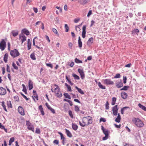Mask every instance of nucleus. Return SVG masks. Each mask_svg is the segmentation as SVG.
Instances as JSON below:
<instances>
[{"instance_id":"39","label":"nucleus","mask_w":146,"mask_h":146,"mask_svg":"<svg viewBox=\"0 0 146 146\" xmlns=\"http://www.w3.org/2000/svg\"><path fill=\"white\" fill-rule=\"evenodd\" d=\"M31 58L33 60H35L36 59L35 55L34 53H33L31 54L30 55Z\"/></svg>"},{"instance_id":"40","label":"nucleus","mask_w":146,"mask_h":146,"mask_svg":"<svg viewBox=\"0 0 146 146\" xmlns=\"http://www.w3.org/2000/svg\"><path fill=\"white\" fill-rule=\"evenodd\" d=\"M74 61L76 63H82V60L78 59L77 58H75L74 60Z\"/></svg>"},{"instance_id":"13","label":"nucleus","mask_w":146,"mask_h":146,"mask_svg":"<svg viewBox=\"0 0 146 146\" xmlns=\"http://www.w3.org/2000/svg\"><path fill=\"white\" fill-rule=\"evenodd\" d=\"M33 96H32V97L33 100H34L35 102H36L35 99L34 98H35L37 100H38V95L36 93V91L35 90H33Z\"/></svg>"},{"instance_id":"10","label":"nucleus","mask_w":146,"mask_h":146,"mask_svg":"<svg viewBox=\"0 0 146 146\" xmlns=\"http://www.w3.org/2000/svg\"><path fill=\"white\" fill-rule=\"evenodd\" d=\"M18 112L21 115H25L23 108L21 106H20L18 107Z\"/></svg>"},{"instance_id":"29","label":"nucleus","mask_w":146,"mask_h":146,"mask_svg":"<svg viewBox=\"0 0 146 146\" xmlns=\"http://www.w3.org/2000/svg\"><path fill=\"white\" fill-rule=\"evenodd\" d=\"M75 88L77 89L78 92L81 94H84V92L82 90L81 88H79L78 87L76 86L75 87Z\"/></svg>"},{"instance_id":"5","label":"nucleus","mask_w":146,"mask_h":146,"mask_svg":"<svg viewBox=\"0 0 146 146\" xmlns=\"http://www.w3.org/2000/svg\"><path fill=\"white\" fill-rule=\"evenodd\" d=\"M118 106L116 105L112 107L113 113L114 115L115 116L117 114L118 108H117Z\"/></svg>"},{"instance_id":"4","label":"nucleus","mask_w":146,"mask_h":146,"mask_svg":"<svg viewBox=\"0 0 146 146\" xmlns=\"http://www.w3.org/2000/svg\"><path fill=\"white\" fill-rule=\"evenodd\" d=\"M103 83L106 85H113L114 84V82L110 79H105L103 80Z\"/></svg>"},{"instance_id":"17","label":"nucleus","mask_w":146,"mask_h":146,"mask_svg":"<svg viewBox=\"0 0 146 146\" xmlns=\"http://www.w3.org/2000/svg\"><path fill=\"white\" fill-rule=\"evenodd\" d=\"M22 34L23 33H24L27 35L28 36L29 35L30 32L28 30L26 29H24L22 30L21 31Z\"/></svg>"},{"instance_id":"54","label":"nucleus","mask_w":146,"mask_h":146,"mask_svg":"<svg viewBox=\"0 0 146 146\" xmlns=\"http://www.w3.org/2000/svg\"><path fill=\"white\" fill-rule=\"evenodd\" d=\"M15 138L13 137H11L9 140V142L11 143H12L14 141Z\"/></svg>"},{"instance_id":"38","label":"nucleus","mask_w":146,"mask_h":146,"mask_svg":"<svg viewBox=\"0 0 146 146\" xmlns=\"http://www.w3.org/2000/svg\"><path fill=\"white\" fill-rule=\"evenodd\" d=\"M116 100V98L114 97H113L112 98V102H111V105H114L115 103V102Z\"/></svg>"},{"instance_id":"55","label":"nucleus","mask_w":146,"mask_h":146,"mask_svg":"<svg viewBox=\"0 0 146 146\" xmlns=\"http://www.w3.org/2000/svg\"><path fill=\"white\" fill-rule=\"evenodd\" d=\"M121 119V118L117 117L115 118V121L116 122L119 123Z\"/></svg>"},{"instance_id":"25","label":"nucleus","mask_w":146,"mask_h":146,"mask_svg":"<svg viewBox=\"0 0 146 146\" xmlns=\"http://www.w3.org/2000/svg\"><path fill=\"white\" fill-rule=\"evenodd\" d=\"M70 76H68L67 75L66 76V80L68 82L69 84H70V85H72L73 84V83H72L70 80Z\"/></svg>"},{"instance_id":"56","label":"nucleus","mask_w":146,"mask_h":146,"mask_svg":"<svg viewBox=\"0 0 146 146\" xmlns=\"http://www.w3.org/2000/svg\"><path fill=\"white\" fill-rule=\"evenodd\" d=\"M46 65L47 66L50 67L52 68H53V66L51 63H46Z\"/></svg>"},{"instance_id":"12","label":"nucleus","mask_w":146,"mask_h":146,"mask_svg":"<svg viewBox=\"0 0 146 146\" xmlns=\"http://www.w3.org/2000/svg\"><path fill=\"white\" fill-rule=\"evenodd\" d=\"M101 129L105 135L109 136V131L107 129H105L102 125L101 126Z\"/></svg>"},{"instance_id":"22","label":"nucleus","mask_w":146,"mask_h":146,"mask_svg":"<svg viewBox=\"0 0 146 146\" xmlns=\"http://www.w3.org/2000/svg\"><path fill=\"white\" fill-rule=\"evenodd\" d=\"M64 110V111H66L69 109L68 105L67 103H65L63 106Z\"/></svg>"},{"instance_id":"6","label":"nucleus","mask_w":146,"mask_h":146,"mask_svg":"<svg viewBox=\"0 0 146 146\" xmlns=\"http://www.w3.org/2000/svg\"><path fill=\"white\" fill-rule=\"evenodd\" d=\"M78 72L80 73L81 76V78L82 79H83L85 77V74L83 69H81L78 68Z\"/></svg>"},{"instance_id":"15","label":"nucleus","mask_w":146,"mask_h":146,"mask_svg":"<svg viewBox=\"0 0 146 146\" xmlns=\"http://www.w3.org/2000/svg\"><path fill=\"white\" fill-rule=\"evenodd\" d=\"M11 33L14 37H15L18 35L19 31L17 30H12L11 32Z\"/></svg>"},{"instance_id":"11","label":"nucleus","mask_w":146,"mask_h":146,"mask_svg":"<svg viewBox=\"0 0 146 146\" xmlns=\"http://www.w3.org/2000/svg\"><path fill=\"white\" fill-rule=\"evenodd\" d=\"M86 26L85 25H83L82 27V36L83 38H84L86 36Z\"/></svg>"},{"instance_id":"9","label":"nucleus","mask_w":146,"mask_h":146,"mask_svg":"<svg viewBox=\"0 0 146 146\" xmlns=\"http://www.w3.org/2000/svg\"><path fill=\"white\" fill-rule=\"evenodd\" d=\"M115 86L118 88H120L123 86V84L121 80V79L119 81L115 84Z\"/></svg>"},{"instance_id":"31","label":"nucleus","mask_w":146,"mask_h":146,"mask_svg":"<svg viewBox=\"0 0 146 146\" xmlns=\"http://www.w3.org/2000/svg\"><path fill=\"white\" fill-rule=\"evenodd\" d=\"M139 31L138 29H134L132 32V34L135 33L137 35H138V33H139Z\"/></svg>"},{"instance_id":"21","label":"nucleus","mask_w":146,"mask_h":146,"mask_svg":"<svg viewBox=\"0 0 146 146\" xmlns=\"http://www.w3.org/2000/svg\"><path fill=\"white\" fill-rule=\"evenodd\" d=\"M54 92L55 93V95L56 96L57 98H60L62 97V95L61 92L60 91L59 92H56V91H54Z\"/></svg>"},{"instance_id":"47","label":"nucleus","mask_w":146,"mask_h":146,"mask_svg":"<svg viewBox=\"0 0 146 146\" xmlns=\"http://www.w3.org/2000/svg\"><path fill=\"white\" fill-rule=\"evenodd\" d=\"M12 66L16 70H18V68L17 66L13 62L12 64Z\"/></svg>"},{"instance_id":"64","label":"nucleus","mask_w":146,"mask_h":146,"mask_svg":"<svg viewBox=\"0 0 146 146\" xmlns=\"http://www.w3.org/2000/svg\"><path fill=\"white\" fill-rule=\"evenodd\" d=\"M31 125V123H30L29 121H26V125L27 126V127L29 126V125L30 126Z\"/></svg>"},{"instance_id":"52","label":"nucleus","mask_w":146,"mask_h":146,"mask_svg":"<svg viewBox=\"0 0 146 146\" xmlns=\"http://www.w3.org/2000/svg\"><path fill=\"white\" fill-rule=\"evenodd\" d=\"M14 98L15 100L16 101L18 102L19 101V97L18 96H14Z\"/></svg>"},{"instance_id":"32","label":"nucleus","mask_w":146,"mask_h":146,"mask_svg":"<svg viewBox=\"0 0 146 146\" xmlns=\"http://www.w3.org/2000/svg\"><path fill=\"white\" fill-rule=\"evenodd\" d=\"M27 128L30 130L32 131L33 132L34 131V126L33 125H29V126L27 127Z\"/></svg>"},{"instance_id":"53","label":"nucleus","mask_w":146,"mask_h":146,"mask_svg":"<svg viewBox=\"0 0 146 146\" xmlns=\"http://www.w3.org/2000/svg\"><path fill=\"white\" fill-rule=\"evenodd\" d=\"M106 121V119L103 118L101 117L100 119V122L101 121H103V122H105Z\"/></svg>"},{"instance_id":"48","label":"nucleus","mask_w":146,"mask_h":146,"mask_svg":"<svg viewBox=\"0 0 146 146\" xmlns=\"http://www.w3.org/2000/svg\"><path fill=\"white\" fill-rule=\"evenodd\" d=\"M68 114L72 118H73V115L72 114V112L71 110H69L68 111Z\"/></svg>"},{"instance_id":"61","label":"nucleus","mask_w":146,"mask_h":146,"mask_svg":"<svg viewBox=\"0 0 146 146\" xmlns=\"http://www.w3.org/2000/svg\"><path fill=\"white\" fill-rule=\"evenodd\" d=\"M54 114L55 113V111L51 107L49 109Z\"/></svg>"},{"instance_id":"16","label":"nucleus","mask_w":146,"mask_h":146,"mask_svg":"<svg viewBox=\"0 0 146 146\" xmlns=\"http://www.w3.org/2000/svg\"><path fill=\"white\" fill-rule=\"evenodd\" d=\"M33 88V82L31 80L29 81V90H31Z\"/></svg>"},{"instance_id":"33","label":"nucleus","mask_w":146,"mask_h":146,"mask_svg":"<svg viewBox=\"0 0 146 146\" xmlns=\"http://www.w3.org/2000/svg\"><path fill=\"white\" fill-rule=\"evenodd\" d=\"M2 104L1 105L3 107L4 110L6 112H7V110L6 108V106L5 104V102L4 101H3L1 102Z\"/></svg>"},{"instance_id":"28","label":"nucleus","mask_w":146,"mask_h":146,"mask_svg":"<svg viewBox=\"0 0 146 146\" xmlns=\"http://www.w3.org/2000/svg\"><path fill=\"white\" fill-rule=\"evenodd\" d=\"M138 106L140 108H141L144 111H146V107L145 106L141 105L140 103L138 104Z\"/></svg>"},{"instance_id":"30","label":"nucleus","mask_w":146,"mask_h":146,"mask_svg":"<svg viewBox=\"0 0 146 146\" xmlns=\"http://www.w3.org/2000/svg\"><path fill=\"white\" fill-rule=\"evenodd\" d=\"M93 38L92 37L90 38L87 42V45H89L90 43L92 44L93 43Z\"/></svg>"},{"instance_id":"18","label":"nucleus","mask_w":146,"mask_h":146,"mask_svg":"<svg viewBox=\"0 0 146 146\" xmlns=\"http://www.w3.org/2000/svg\"><path fill=\"white\" fill-rule=\"evenodd\" d=\"M121 95L122 98L124 99H126L127 96V94L124 92H122L121 93Z\"/></svg>"},{"instance_id":"62","label":"nucleus","mask_w":146,"mask_h":146,"mask_svg":"<svg viewBox=\"0 0 146 146\" xmlns=\"http://www.w3.org/2000/svg\"><path fill=\"white\" fill-rule=\"evenodd\" d=\"M92 14V11L90 10L87 14V17H89Z\"/></svg>"},{"instance_id":"2","label":"nucleus","mask_w":146,"mask_h":146,"mask_svg":"<svg viewBox=\"0 0 146 146\" xmlns=\"http://www.w3.org/2000/svg\"><path fill=\"white\" fill-rule=\"evenodd\" d=\"M10 54L13 58L17 57L20 55V53L18 50L16 49H14L13 50L10 51Z\"/></svg>"},{"instance_id":"58","label":"nucleus","mask_w":146,"mask_h":146,"mask_svg":"<svg viewBox=\"0 0 146 146\" xmlns=\"http://www.w3.org/2000/svg\"><path fill=\"white\" fill-rule=\"evenodd\" d=\"M109 137V136L105 135V137H103L102 138L103 140L105 141V140H107L108 138Z\"/></svg>"},{"instance_id":"49","label":"nucleus","mask_w":146,"mask_h":146,"mask_svg":"<svg viewBox=\"0 0 146 146\" xmlns=\"http://www.w3.org/2000/svg\"><path fill=\"white\" fill-rule=\"evenodd\" d=\"M35 133L37 134H40V131L39 128H36L35 131Z\"/></svg>"},{"instance_id":"57","label":"nucleus","mask_w":146,"mask_h":146,"mask_svg":"<svg viewBox=\"0 0 146 146\" xmlns=\"http://www.w3.org/2000/svg\"><path fill=\"white\" fill-rule=\"evenodd\" d=\"M7 71L9 72H11V70L10 69V67L8 65V64L7 65Z\"/></svg>"},{"instance_id":"46","label":"nucleus","mask_w":146,"mask_h":146,"mask_svg":"<svg viewBox=\"0 0 146 146\" xmlns=\"http://www.w3.org/2000/svg\"><path fill=\"white\" fill-rule=\"evenodd\" d=\"M109 103L108 101H107L105 104V109L106 110H108L109 109Z\"/></svg>"},{"instance_id":"36","label":"nucleus","mask_w":146,"mask_h":146,"mask_svg":"<svg viewBox=\"0 0 146 146\" xmlns=\"http://www.w3.org/2000/svg\"><path fill=\"white\" fill-rule=\"evenodd\" d=\"M64 95L65 98L69 99H71V98L70 96L67 93H64Z\"/></svg>"},{"instance_id":"59","label":"nucleus","mask_w":146,"mask_h":146,"mask_svg":"<svg viewBox=\"0 0 146 146\" xmlns=\"http://www.w3.org/2000/svg\"><path fill=\"white\" fill-rule=\"evenodd\" d=\"M87 118V117H83V118L82 119V123H83V124H86V122L85 121V120H84V119H86Z\"/></svg>"},{"instance_id":"35","label":"nucleus","mask_w":146,"mask_h":146,"mask_svg":"<svg viewBox=\"0 0 146 146\" xmlns=\"http://www.w3.org/2000/svg\"><path fill=\"white\" fill-rule=\"evenodd\" d=\"M129 88V86H123V88L120 89V91L121 90H127L128 88Z\"/></svg>"},{"instance_id":"7","label":"nucleus","mask_w":146,"mask_h":146,"mask_svg":"<svg viewBox=\"0 0 146 146\" xmlns=\"http://www.w3.org/2000/svg\"><path fill=\"white\" fill-rule=\"evenodd\" d=\"M7 93L6 90L5 88L2 87H0V95H4Z\"/></svg>"},{"instance_id":"43","label":"nucleus","mask_w":146,"mask_h":146,"mask_svg":"<svg viewBox=\"0 0 146 146\" xmlns=\"http://www.w3.org/2000/svg\"><path fill=\"white\" fill-rule=\"evenodd\" d=\"M121 77V75L119 74H117L113 78H119Z\"/></svg>"},{"instance_id":"27","label":"nucleus","mask_w":146,"mask_h":146,"mask_svg":"<svg viewBox=\"0 0 146 146\" xmlns=\"http://www.w3.org/2000/svg\"><path fill=\"white\" fill-rule=\"evenodd\" d=\"M72 128L74 130L76 131L78 128V125L75 123H72Z\"/></svg>"},{"instance_id":"34","label":"nucleus","mask_w":146,"mask_h":146,"mask_svg":"<svg viewBox=\"0 0 146 146\" xmlns=\"http://www.w3.org/2000/svg\"><path fill=\"white\" fill-rule=\"evenodd\" d=\"M72 75L75 80H78L80 79L79 77L76 74L74 73L72 74Z\"/></svg>"},{"instance_id":"26","label":"nucleus","mask_w":146,"mask_h":146,"mask_svg":"<svg viewBox=\"0 0 146 146\" xmlns=\"http://www.w3.org/2000/svg\"><path fill=\"white\" fill-rule=\"evenodd\" d=\"M98 84L99 88L102 89H105L106 88L105 86L102 85L101 83L100 82L98 83Z\"/></svg>"},{"instance_id":"51","label":"nucleus","mask_w":146,"mask_h":146,"mask_svg":"<svg viewBox=\"0 0 146 146\" xmlns=\"http://www.w3.org/2000/svg\"><path fill=\"white\" fill-rule=\"evenodd\" d=\"M127 77L126 76H123V83L125 84L126 83V81H127Z\"/></svg>"},{"instance_id":"45","label":"nucleus","mask_w":146,"mask_h":146,"mask_svg":"<svg viewBox=\"0 0 146 146\" xmlns=\"http://www.w3.org/2000/svg\"><path fill=\"white\" fill-rule=\"evenodd\" d=\"M20 94L26 100H29V98H27V96L24 95L22 92H20Z\"/></svg>"},{"instance_id":"23","label":"nucleus","mask_w":146,"mask_h":146,"mask_svg":"<svg viewBox=\"0 0 146 146\" xmlns=\"http://www.w3.org/2000/svg\"><path fill=\"white\" fill-rule=\"evenodd\" d=\"M31 43L30 39H28L27 40V47L28 50H29L31 48Z\"/></svg>"},{"instance_id":"63","label":"nucleus","mask_w":146,"mask_h":146,"mask_svg":"<svg viewBox=\"0 0 146 146\" xmlns=\"http://www.w3.org/2000/svg\"><path fill=\"white\" fill-rule=\"evenodd\" d=\"M72 44L71 42H69L68 43V46L70 47V48L71 49H72Z\"/></svg>"},{"instance_id":"41","label":"nucleus","mask_w":146,"mask_h":146,"mask_svg":"<svg viewBox=\"0 0 146 146\" xmlns=\"http://www.w3.org/2000/svg\"><path fill=\"white\" fill-rule=\"evenodd\" d=\"M64 28L65 29V32H68L69 30V27L67 24H65Z\"/></svg>"},{"instance_id":"3","label":"nucleus","mask_w":146,"mask_h":146,"mask_svg":"<svg viewBox=\"0 0 146 146\" xmlns=\"http://www.w3.org/2000/svg\"><path fill=\"white\" fill-rule=\"evenodd\" d=\"M6 47V43L4 39H2L0 42V49L1 51L4 50Z\"/></svg>"},{"instance_id":"42","label":"nucleus","mask_w":146,"mask_h":146,"mask_svg":"<svg viewBox=\"0 0 146 146\" xmlns=\"http://www.w3.org/2000/svg\"><path fill=\"white\" fill-rule=\"evenodd\" d=\"M74 110L76 112H78L80 111L79 108L78 106L75 105Z\"/></svg>"},{"instance_id":"24","label":"nucleus","mask_w":146,"mask_h":146,"mask_svg":"<svg viewBox=\"0 0 146 146\" xmlns=\"http://www.w3.org/2000/svg\"><path fill=\"white\" fill-rule=\"evenodd\" d=\"M8 55V54L7 53H5L4 55L3 60L5 63H7V62Z\"/></svg>"},{"instance_id":"20","label":"nucleus","mask_w":146,"mask_h":146,"mask_svg":"<svg viewBox=\"0 0 146 146\" xmlns=\"http://www.w3.org/2000/svg\"><path fill=\"white\" fill-rule=\"evenodd\" d=\"M78 44L79 47L80 48H81L82 47V42L81 41V39L80 36H79L78 37Z\"/></svg>"},{"instance_id":"8","label":"nucleus","mask_w":146,"mask_h":146,"mask_svg":"<svg viewBox=\"0 0 146 146\" xmlns=\"http://www.w3.org/2000/svg\"><path fill=\"white\" fill-rule=\"evenodd\" d=\"M19 38L20 39H21V42L22 44L26 40L25 36L23 34H21L19 35Z\"/></svg>"},{"instance_id":"1","label":"nucleus","mask_w":146,"mask_h":146,"mask_svg":"<svg viewBox=\"0 0 146 146\" xmlns=\"http://www.w3.org/2000/svg\"><path fill=\"white\" fill-rule=\"evenodd\" d=\"M132 120V121L138 127H141L144 125L143 121L138 118H133Z\"/></svg>"},{"instance_id":"44","label":"nucleus","mask_w":146,"mask_h":146,"mask_svg":"<svg viewBox=\"0 0 146 146\" xmlns=\"http://www.w3.org/2000/svg\"><path fill=\"white\" fill-rule=\"evenodd\" d=\"M7 106L9 108H12V104L11 103V101H9V102L8 101L7 102Z\"/></svg>"},{"instance_id":"60","label":"nucleus","mask_w":146,"mask_h":146,"mask_svg":"<svg viewBox=\"0 0 146 146\" xmlns=\"http://www.w3.org/2000/svg\"><path fill=\"white\" fill-rule=\"evenodd\" d=\"M67 89H68V91H69V92H72V90H71V87L70 85H68V86L66 87Z\"/></svg>"},{"instance_id":"37","label":"nucleus","mask_w":146,"mask_h":146,"mask_svg":"<svg viewBox=\"0 0 146 146\" xmlns=\"http://www.w3.org/2000/svg\"><path fill=\"white\" fill-rule=\"evenodd\" d=\"M90 1V0H83V1L82 3H81V5H84L88 3Z\"/></svg>"},{"instance_id":"19","label":"nucleus","mask_w":146,"mask_h":146,"mask_svg":"<svg viewBox=\"0 0 146 146\" xmlns=\"http://www.w3.org/2000/svg\"><path fill=\"white\" fill-rule=\"evenodd\" d=\"M65 130L66 133V134L67 136L69 137H72V135L70 131L67 129H66Z\"/></svg>"},{"instance_id":"14","label":"nucleus","mask_w":146,"mask_h":146,"mask_svg":"<svg viewBox=\"0 0 146 146\" xmlns=\"http://www.w3.org/2000/svg\"><path fill=\"white\" fill-rule=\"evenodd\" d=\"M87 117L88 118V122L86 124V125H88L89 124H91L93 122L92 117L90 116H88Z\"/></svg>"},{"instance_id":"50","label":"nucleus","mask_w":146,"mask_h":146,"mask_svg":"<svg viewBox=\"0 0 146 146\" xmlns=\"http://www.w3.org/2000/svg\"><path fill=\"white\" fill-rule=\"evenodd\" d=\"M52 31L56 35H58V33L57 30L55 29L54 28H52Z\"/></svg>"}]
</instances>
